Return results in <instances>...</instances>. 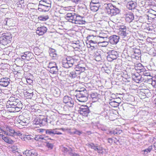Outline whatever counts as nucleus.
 I'll return each instance as SVG.
<instances>
[{
	"instance_id": "338daca9",
	"label": "nucleus",
	"mask_w": 156,
	"mask_h": 156,
	"mask_svg": "<svg viewBox=\"0 0 156 156\" xmlns=\"http://www.w3.org/2000/svg\"><path fill=\"white\" fill-rule=\"evenodd\" d=\"M45 130H46L44 129H39V132H43Z\"/></svg>"
},
{
	"instance_id": "a18cd8bd",
	"label": "nucleus",
	"mask_w": 156,
	"mask_h": 156,
	"mask_svg": "<svg viewBox=\"0 0 156 156\" xmlns=\"http://www.w3.org/2000/svg\"><path fill=\"white\" fill-rule=\"evenodd\" d=\"M82 133V132L81 131L78 130L76 129H74V131L73 132H71V134H76L79 136Z\"/></svg>"
},
{
	"instance_id": "c03bdc74",
	"label": "nucleus",
	"mask_w": 156,
	"mask_h": 156,
	"mask_svg": "<svg viewBox=\"0 0 156 156\" xmlns=\"http://www.w3.org/2000/svg\"><path fill=\"white\" fill-rule=\"evenodd\" d=\"M91 10L94 12L97 11L98 9V7L96 5L90 4Z\"/></svg>"
},
{
	"instance_id": "393cba45",
	"label": "nucleus",
	"mask_w": 156,
	"mask_h": 156,
	"mask_svg": "<svg viewBox=\"0 0 156 156\" xmlns=\"http://www.w3.org/2000/svg\"><path fill=\"white\" fill-rule=\"evenodd\" d=\"M119 37L115 35L111 36L110 39V41L112 44H116L119 41Z\"/></svg>"
},
{
	"instance_id": "c85d7f7f",
	"label": "nucleus",
	"mask_w": 156,
	"mask_h": 156,
	"mask_svg": "<svg viewBox=\"0 0 156 156\" xmlns=\"http://www.w3.org/2000/svg\"><path fill=\"white\" fill-rule=\"evenodd\" d=\"M122 132V130L117 128L109 132V133L111 134L116 135H117L121 134Z\"/></svg>"
},
{
	"instance_id": "2eb2a0df",
	"label": "nucleus",
	"mask_w": 156,
	"mask_h": 156,
	"mask_svg": "<svg viewBox=\"0 0 156 156\" xmlns=\"http://www.w3.org/2000/svg\"><path fill=\"white\" fill-rule=\"evenodd\" d=\"M21 57L22 59L29 60L33 57V54L30 52L27 51L24 52L23 55H21Z\"/></svg>"
},
{
	"instance_id": "680f3d73",
	"label": "nucleus",
	"mask_w": 156,
	"mask_h": 156,
	"mask_svg": "<svg viewBox=\"0 0 156 156\" xmlns=\"http://www.w3.org/2000/svg\"><path fill=\"white\" fill-rule=\"evenodd\" d=\"M151 12V13L153 14L154 16H156V11H154V10H151V11H150Z\"/></svg>"
},
{
	"instance_id": "09e8293b",
	"label": "nucleus",
	"mask_w": 156,
	"mask_h": 156,
	"mask_svg": "<svg viewBox=\"0 0 156 156\" xmlns=\"http://www.w3.org/2000/svg\"><path fill=\"white\" fill-rule=\"evenodd\" d=\"M56 64L54 62H50L49 63L48 67L50 68L56 66Z\"/></svg>"
},
{
	"instance_id": "052dcab7",
	"label": "nucleus",
	"mask_w": 156,
	"mask_h": 156,
	"mask_svg": "<svg viewBox=\"0 0 156 156\" xmlns=\"http://www.w3.org/2000/svg\"><path fill=\"white\" fill-rule=\"evenodd\" d=\"M152 26H149L147 27V29L149 31H152L154 30V29L152 28Z\"/></svg>"
},
{
	"instance_id": "e2e57ef3",
	"label": "nucleus",
	"mask_w": 156,
	"mask_h": 156,
	"mask_svg": "<svg viewBox=\"0 0 156 156\" xmlns=\"http://www.w3.org/2000/svg\"><path fill=\"white\" fill-rule=\"evenodd\" d=\"M80 67H84V64H78L76 66V67L79 68L78 66Z\"/></svg>"
},
{
	"instance_id": "f3484780",
	"label": "nucleus",
	"mask_w": 156,
	"mask_h": 156,
	"mask_svg": "<svg viewBox=\"0 0 156 156\" xmlns=\"http://www.w3.org/2000/svg\"><path fill=\"white\" fill-rule=\"evenodd\" d=\"M23 154L26 156H37V154L36 151L33 149L27 150L23 152Z\"/></svg>"
},
{
	"instance_id": "dca6fc26",
	"label": "nucleus",
	"mask_w": 156,
	"mask_h": 156,
	"mask_svg": "<svg viewBox=\"0 0 156 156\" xmlns=\"http://www.w3.org/2000/svg\"><path fill=\"white\" fill-rule=\"evenodd\" d=\"M119 34L121 36L125 37L126 36V28L123 25H120L119 27Z\"/></svg>"
},
{
	"instance_id": "423d86ee",
	"label": "nucleus",
	"mask_w": 156,
	"mask_h": 156,
	"mask_svg": "<svg viewBox=\"0 0 156 156\" xmlns=\"http://www.w3.org/2000/svg\"><path fill=\"white\" fill-rule=\"evenodd\" d=\"M73 59L70 57L64 58L62 60L63 66L66 68H68L73 66Z\"/></svg>"
},
{
	"instance_id": "864d4df0",
	"label": "nucleus",
	"mask_w": 156,
	"mask_h": 156,
	"mask_svg": "<svg viewBox=\"0 0 156 156\" xmlns=\"http://www.w3.org/2000/svg\"><path fill=\"white\" fill-rule=\"evenodd\" d=\"M76 74H77V73H76L75 72H72L70 73L69 76L73 78H74L76 76Z\"/></svg>"
},
{
	"instance_id": "6e6d98bb",
	"label": "nucleus",
	"mask_w": 156,
	"mask_h": 156,
	"mask_svg": "<svg viewBox=\"0 0 156 156\" xmlns=\"http://www.w3.org/2000/svg\"><path fill=\"white\" fill-rule=\"evenodd\" d=\"M98 3V1L97 0H92L91 1V4L96 5Z\"/></svg>"
},
{
	"instance_id": "79ce46f5",
	"label": "nucleus",
	"mask_w": 156,
	"mask_h": 156,
	"mask_svg": "<svg viewBox=\"0 0 156 156\" xmlns=\"http://www.w3.org/2000/svg\"><path fill=\"white\" fill-rule=\"evenodd\" d=\"M58 69L56 66L50 68L49 70L50 72L53 74H56L58 72Z\"/></svg>"
},
{
	"instance_id": "473e14b6",
	"label": "nucleus",
	"mask_w": 156,
	"mask_h": 156,
	"mask_svg": "<svg viewBox=\"0 0 156 156\" xmlns=\"http://www.w3.org/2000/svg\"><path fill=\"white\" fill-rule=\"evenodd\" d=\"M90 98L92 99L93 102H95L98 100V96L96 92L92 93L90 94Z\"/></svg>"
},
{
	"instance_id": "9b49d317",
	"label": "nucleus",
	"mask_w": 156,
	"mask_h": 156,
	"mask_svg": "<svg viewBox=\"0 0 156 156\" xmlns=\"http://www.w3.org/2000/svg\"><path fill=\"white\" fill-rule=\"evenodd\" d=\"M45 121L44 117L43 115H40L39 116L35 118L33 122V125L42 124Z\"/></svg>"
},
{
	"instance_id": "c756f323",
	"label": "nucleus",
	"mask_w": 156,
	"mask_h": 156,
	"mask_svg": "<svg viewBox=\"0 0 156 156\" xmlns=\"http://www.w3.org/2000/svg\"><path fill=\"white\" fill-rule=\"evenodd\" d=\"M136 69L139 71V73L144 72L145 71V69L142 65L139 63L137 64V66H136Z\"/></svg>"
},
{
	"instance_id": "412c9836",
	"label": "nucleus",
	"mask_w": 156,
	"mask_h": 156,
	"mask_svg": "<svg viewBox=\"0 0 156 156\" xmlns=\"http://www.w3.org/2000/svg\"><path fill=\"white\" fill-rule=\"evenodd\" d=\"M19 99H16L14 97H11L9 98L7 103L12 105V106H15L16 104L19 101Z\"/></svg>"
},
{
	"instance_id": "4468645a",
	"label": "nucleus",
	"mask_w": 156,
	"mask_h": 156,
	"mask_svg": "<svg viewBox=\"0 0 156 156\" xmlns=\"http://www.w3.org/2000/svg\"><path fill=\"white\" fill-rule=\"evenodd\" d=\"M47 30V28L46 27L42 26L37 28L36 33L39 36L43 35L46 32Z\"/></svg>"
},
{
	"instance_id": "a211bd4d",
	"label": "nucleus",
	"mask_w": 156,
	"mask_h": 156,
	"mask_svg": "<svg viewBox=\"0 0 156 156\" xmlns=\"http://www.w3.org/2000/svg\"><path fill=\"white\" fill-rule=\"evenodd\" d=\"M76 15L74 13H68L67 14L66 18L69 22L73 23Z\"/></svg>"
},
{
	"instance_id": "a878e982",
	"label": "nucleus",
	"mask_w": 156,
	"mask_h": 156,
	"mask_svg": "<svg viewBox=\"0 0 156 156\" xmlns=\"http://www.w3.org/2000/svg\"><path fill=\"white\" fill-rule=\"evenodd\" d=\"M49 0H42L39 2V4H42L43 5L46 6V7L50 9L51 7V4L49 3Z\"/></svg>"
},
{
	"instance_id": "f8f14e48",
	"label": "nucleus",
	"mask_w": 156,
	"mask_h": 156,
	"mask_svg": "<svg viewBox=\"0 0 156 156\" xmlns=\"http://www.w3.org/2000/svg\"><path fill=\"white\" fill-rule=\"evenodd\" d=\"M17 122L16 123L18 126L20 125L24 126L26 125V124L28 122V120L27 118H24V117L22 115L19 116L17 120Z\"/></svg>"
},
{
	"instance_id": "ea45409f",
	"label": "nucleus",
	"mask_w": 156,
	"mask_h": 156,
	"mask_svg": "<svg viewBox=\"0 0 156 156\" xmlns=\"http://www.w3.org/2000/svg\"><path fill=\"white\" fill-rule=\"evenodd\" d=\"M117 138L115 137L110 138L108 139V143L112 145L113 143H115L116 142Z\"/></svg>"
},
{
	"instance_id": "bf43d9fd",
	"label": "nucleus",
	"mask_w": 156,
	"mask_h": 156,
	"mask_svg": "<svg viewBox=\"0 0 156 156\" xmlns=\"http://www.w3.org/2000/svg\"><path fill=\"white\" fill-rule=\"evenodd\" d=\"M50 56L51 57L53 58V59H55L56 57H57V55L56 54H51Z\"/></svg>"
},
{
	"instance_id": "603ef678",
	"label": "nucleus",
	"mask_w": 156,
	"mask_h": 156,
	"mask_svg": "<svg viewBox=\"0 0 156 156\" xmlns=\"http://www.w3.org/2000/svg\"><path fill=\"white\" fill-rule=\"evenodd\" d=\"M57 129H53V134L54 135L57 134V135H61L62 134V133H61L60 132L58 131H57Z\"/></svg>"
},
{
	"instance_id": "9d476101",
	"label": "nucleus",
	"mask_w": 156,
	"mask_h": 156,
	"mask_svg": "<svg viewBox=\"0 0 156 156\" xmlns=\"http://www.w3.org/2000/svg\"><path fill=\"white\" fill-rule=\"evenodd\" d=\"M87 46V48H89L88 50L90 52L93 54L95 53L97 50V46L94 45V44L93 42H91L90 41H87L86 42Z\"/></svg>"
},
{
	"instance_id": "69168bd1",
	"label": "nucleus",
	"mask_w": 156,
	"mask_h": 156,
	"mask_svg": "<svg viewBox=\"0 0 156 156\" xmlns=\"http://www.w3.org/2000/svg\"><path fill=\"white\" fill-rule=\"evenodd\" d=\"M39 49L38 48H36L34 49V53H35L36 55H38V53H37V51H38V50Z\"/></svg>"
},
{
	"instance_id": "39448f33",
	"label": "nucleus",
	"mask_w": 156,
	"mask_h": 156,
	"mask_svg": "<svg viewBox=\"0 0 156 156\" xmlns=\"http://www.w3.org/2000/svg\"><path fill=\"white\" fill-rule=\"evenodd\" d=\"M107 10L108 13L111 16L115 15L119 12V9L113 5L111 3H109L108 4Z\"/></svg>"
},
{
	"instance_id": "a19ab883",
	"label": "nucleus",
	"mask_w": 156,
	"mask_h": 156,
	"mask_svg": "<svg viewBox=\"0 0 156 156\" xmlns=\"http://www.w3.org/2000/svg\"><path fill=\"white\" fill-rule=\"evenodd\" d=\"M72 100V98L68 96H65L63 99V102L64 103L66 104L69 101H70Z\"/></svg>"
},
{
	"instance_id": "20e7f679",
	"label": "nucleus",
	"mask_w": 156,
	"mask_h": 156,
	"mask_svg": "<svg viewBox=\"0 0 156 156\" xmlns=\"http://www.w3.org/2000/svg\"><path fill=\"white\" fill-rule=\"evenodd\" d=\"M6 131H5L0 129V131L2 132L4 134L6 135H10L11 136H20L21 133L19 132H16L11 127L8 126H6Z\"/></svg>"
},
{
	"instance_id": "f03ea898",
	"label": "nucleus",
	"mask_w": 156,
	"mask_h": 156,
	"mask_svg": "<svg viewBox=\"0 0 156 156\" xmlns=\"http://www.w3.org/2000/svg\"><path fill=\"white\" fill-rule=\"evenodd\" d=\"M11 38V35L10 33L6 32L3 33L0 37L1 44L4 45H7L10 42Z\"/></svg>"
},
{
	"instance_id": "bb28decb",
	"label": "nucleus",
	"mask_w": 156,
	"mask_h": 156,
	"mask_svg": "<svg viewBox=\"0 0 156 156\" xmlns=\"http://www.w3.org/2000/svg\"><path fill=\"white\" fill-rule=\"evenodd\" d=\"M136 6V3L132 1L128 2L127 4V8L130 10L134 9Z\"/></svg>"
},
{
	"instance_id": "f704fd0d",
	"label": "nucleus",
	"mask_w": 156,
	"mask_h": 156,
	"mask_svg": "<svg viewBox=\"0 0 156 156\" xmlns=\"http://www.w3.org/2000/svg\"><path fill=\"white\" fill-rule=\"evenodd\" d=\"M49 16L48 15H42L39 16L38 19L41 21H45L49 19Z\"/></svg>"
},
{
	"instance_id": "3c124183",
	"label": "nucleus",
	"mask_w": 156,
	"mask_h": 156,
	"mask_svg": "<svg viewBox=\"0 0 156 156\" xmlns=\"http://www.w3.org/2000/svg\"><path fill=\"white\" fill-rule=\"evenodd\" d=\"M87 145L88 147H90L91 148L93 149L94 150L95 149V148L96 147V146H95L94 144L93 143L89 144Z\"/></svg>"
},
{
	"instance_id": "1a4fd4ad",
	"label": "nucleus",
	"mask_w": 156,
	"mask_h": 156,
	"mask_svg": "<svg viewBox=\"0 0 156 156\" xmlns=\"http://www.w3.org/2000/svg\"><path fill=\"white\" fill-rule=\"evenodd\" d=\"M34 139L37 141L42 143H47V141L49 140H52L49 138L48 136H43L41 135H37L35 136Z\"/></svg>"
},
{
	"instance_id": "72a5a7b5",
	"label": "nucleus",
	"mask_w": 156,
	"mask_h": 156,
	"mask_svg": "<svg viewBox=\"0 0 156 156\" xmlns=\"http://www.w3.org/2000/svg\"><path fill=\"white\" fill-rule=\"evenodd\" d=\"M15 107L17 112L19 111L22 109L23 107V104L20 100L15 105Z\"/></svg>"
},
{
	"instance_id": "de8ad7c7",
	"label": "nucleus",
	"mask_w": 156,
	"mask_h": 156,
	"mask_svg": "<svg viewBox=\"0 0 156 156\" xmlns=\"http://www.w3.org/2000/svg\"><path fill=\"white\" fill-rule=\"evenodd\" d=\"M66 105L67 107H71L73 106L74 103L73 100H72L70 101L67 103Z\"/></svg>"
},
{
	"instance_id": "c9c22d12",
	"label": "nucleus",
	"mask_w": 156,
	"mask_h": 156,
	"mask_svg": "<svg viewBox=\"0 0 156 156\" xmlns=\"http://www.w3.org/2000/svg\"><path fill=\"white\" fill-rule=\"evenodd\" d=\"M20 136H21V139L24 141H27L31 139V137L30 135H22L21 134Z\"/></svg>"
},
{
	"instance_id": "4be33fe9",
	"label": "nucleus",
	"mask_w": 156,
	"mask_h": 156,
	"mask_svg": "<svg viewBox=\"0 0 156 156\" xmlns=\"http://www.w3.org/2000/svg\"><path fill=\"white\" fill-rule=\"evenodd\" d=\"M144 78L145 79V80L144 81V82H148L151 81L152 82L151 84L154 87H155L156 86V81H153L152 78H148L147 77L148 76H150V74H149L148 73H144Z\"/></svg>"
},
{
	"instance_id": "b1692460",
	"label": "nucleus",
	"mask_w": 156,
	"mask_h": 156,
	"mask_svg": "<svg viewBox=\"0 0 156 156\" xmlns=\"http://www.w3.org/2000/svg\"><path fill=\"white\" fill-rule=\"evenodd\" d=\"M75 18L73 23L77 24H83L85 23V21L83 20L82 18L80 16L76 14Z\"/></svg>"
},
{
	"instance_id": "4c0bfd02",
	"label": "nucleus",
	"mask_w": 156,
	"mask_h": 156,
	"mask_svg": "<svg viewBox=\"0 0 156 156\" xmlns=\"http://www.w3.org/2000/svg\"><path fill=\"white\" fill-rule=\"evenodd\" d=\"M109 104L112 107L116 108L119 105L120 103L117 102L115 101H113L110 102Z\"/></svg>"
},
{
	"instance_id": "37998d69",
	"label": "nucleus",
	"mask_w": 156,
	"mask_h": 156,
	"mask_svg": "<svg viewBox=\"0 0 156 156\" xmlns=\"http://www.w3.org/2000/svg\"><path fill=\"white\" fill-rule=\"evenodd\" d=\"M103 148L100 146H96L95 151H97L99 153L102 154L103 153Z\"/></svg>"
},
{
	"instance_id": "aec40b11",
	"label": "nucleus",
	"mask_w": 156,
	"mask_h": 156,
	"mask_svg": "<svg viewBox=\"0 0 156 156\" xmlns=\"http://www.w3.org/2000/svg\"><path fill=\"white\" fill-rule=\"evenodd\" d=\"M125 18L126 22L130 23L134 19V16L132 12H128L126 13Z\"/></svg>"
},
{
	"instance_id": "49530a36",
	"label": "nucleus",
	"mask_w": 156,
	"mask_h": 156,
	"mask_svg": "<svg viewBox=\"0 0 156 156\" xmlns=\"http://www.w3.org/2000/svg\"><path fill=\"white\" fill-rule=\"evenodd\" d=\"M78 58H77L76 59H75V58H73L74 62L73 64V66L74 65L75 66H76L78 64L80 59L79 57H78Z\"/></svg>"
},
{
	"instance_id": "ddd939ff",
	"label": "nucleus",
	"mask_w": 156,
	"mask_h": 156,
	"mask_svg": "<svg viewBox=\"0 0 156 156\" xmlns=\"http://www.w3.org/2000/svg\"><path fill=\"white\" fill-rule=\"evenodd\" d=\"M30 111L32 114L36 113L35 115H38L37 113L41 112V110L39 109V107L36 105H31L30 109Z\"/></svg>"
},
{
	"instance_id": "cd10ccee",
	"label": "nucleus",
	"mask_w": 156,
	"mask_h": 156,
	"mask_svg": "<svg viewBox=\"0 0 156 156\" xmlns=\"http://www.w3.org/2000/svg\"><path fill=\"white\" fill-rule=\"evenodd\" d=\"M6 107L7 108V110L10 112H17L16 107L15 106H12V105L6 104Z\"/></svg>"
},
{
	"instance_id": "13d9d810",
	"label": "nucleus",
	"mask_w": 156,
	"mask_h": 156,
	"mask_svg": "<svg viewBox=\"0 0 156 156\" xmlns=\"http://www.w3.org/2000/svg\"><path fill=\"white\" fill-rule=\"evenodd\" d=\"M12 151L13 152L15 151L17 149V147L15 146H13L11 147Z\"/></svg>"
},
{
	"instance_id": "774afa93",
	"label": "nucleus",
	"mask_w": 156,
	"mask_h": 156,
	"mask_svg": "<svg viewBox=\"0 0 156 156\" xmlns=\"http://www.w3.org/2000/svg\"><path fill=\"white\" fill-rule=\"evenodd\" d=\"M73 156H80V155L78 154L74 153L73 154Z\"/></svg>"
},
{
	"instance_id": "8fccbe9b",
	"label": "nucleus",
	"mask_w": 156,
	"mask_h": 156,
	"mask_svg": "<svg viewBox=\"0 0 156 156\" xmlns=\"http://www.w3.org/2000/svg\"><path fill=\"white\" fill-rule=\"evenodd\" d=\"M45 133L46 134L51 135L53 134V129H47L45 130Z\"/></svg>"
},
{
	"instance_id": "7ed1b4c3",
	"label": "nucleus",
	"mask_w": 156,
	"mask_h": 156,
	"mask_svg": "<svg viewBox=\"0 0 156 156\" xmlns=\"http://www.w3.org/2000/svg\"><path fill=\"white\" fill-rule=\"evenodd\" d=\"M78 112L79 114L84 118L87 117L90 112L89 108L86 105L81 106Z\"/></svg>"
},
{
	"instance_id": "0eeeda50",
	"label": "nucleus",
	"mask_w": 156,
	"mask_h": 156,
	"mask_svg": "<svg viewBox=\"0 0 156 156\" xmlns=\"http://www.w3.org/2000/svg\"><path fill=\"white\" fill-rule=\"evenodd\" d=\"M77 99L81 102H85L87 99L86 92L84 90L80 91L76 95Z\"/></svg>"
},
{
	"instance_id": "7c9ffc66",
	"label": "nucleus",
	"mask_w": 156,
	"mask_h": 156,
	"mask_svg": "<svg viewBox=\"0 0 156 156\" xmlns=\"http://www.w3.org/2000/svg\"><path fill=\"white\" fill-rule=\"evenodd\" d=\"M133 78L135 81L137 83H140L142 81L144 80L143 79V78H142L140 75L137 76L134 75V76H133Z\"/></svg>"
},
{
	"instance_id": "0e129e2a",
	"label": "nucleus",
	"mask_w": 156,
	"mask_h": 156,
	"mask_svg": "<svg viewBox=\"0 0 156 156\" xmlns=\"http://www.w3.org/2000/svg\"><path fill=\"white\" fill-rule=\"evenodd\" d=\"M54 95L56 97H58L59 95V93H54Z\"/></svg>"
},
{
	"instance_id": "e433bc0d",
	"label": "nucleus",
	"mask_w": 156,
	"mask_h": 156,
	"mask_svg": "<svg viewBox=\"0 0 156 156\" xmlns=\"http://www.w3.org/2000/svg\"><path fill=\"white\" fill-rule=\"evenodd\" d=\"M79 68L75 67V69L76 72H79L77 74H80L81 73L84 72L85 70V67L78 66Z\"/></svg>"
},
{
	"instance_id": "5701e85b",
	"label": "nucleus",
	"mask_w": 156,
	"mask_h": 156,
	"mask_svg": "<svg viewBox=\"0 0 156 156\" xmlns=\"http://www.w3.org/2000/svg\"><path fill=\"white\" fill-rule=\"evenodd\" d=\"M33 95V93L32 90H27L24 92V96L27 99H31Z\"/></svg>"
},
{
	"instance_id": "6e6552de",
	"label": "nucleus",
	"mask_w": 156,
	"mask_h": 156,
	"mask_svg": "<svg viewBox=\"0 0 156 156\" xmlns=\"http://www.w3.org/2000/svg\"><path fill=\"white\" fill-rule=\"evenodd\" d=\"M118 57V54L117 52L115 51L112 50L109 52L107 56V59L108 61L112 62L116 59Z\"/></svg>"
},
{
	"instance_id": "5fc2aeb1",
	"label": "nucleus",
	"mask_w": 156,
	"mask_h": 156,
	"mask_svg": "<svg viewBox=\"0 0 156 156\" xmlns=\"http://www.w3.org/2000/svg\"><path fill=\"white\" fill-rule=\"evenodd\" d=\"M46 146L48 148L50 149H52L53 147V145L52 144L48 142L46 143Z\"/></svg>"
},
{
	"instance_id": "f257e3e1",
	"label": "nucleus",
	"mask_w": 156,
	"mask_h": 156,
	"mask_svg": "<svg viewBox=\"0 0 156 156\" xmlns=\"http://www.w3.org/2000/svg\"><path fill=\"white\" fill-rule=\"evenodd\" d=\"M104 37H101L93 35H89L87 37V41L93 42L95 44H98L100 43L105 42L103 41L101 39V38H104Z\"/></svg>"
},
{
	"instance_id": "6ab92c4d",
	"label": "nucleus",
	"mask_w": 156,
	"mask_h": 156,
	"mask_svg": "<svg viewBox=\"0 0 156 156\" xmlns=\"http://www.w3.org/2000/svg\"><path fill=\"white\" fill-rule=\"evenodd\" d=\"M10 80L9 78L7 77L1 78L0 80V85L2 86L6 87L9 84Z\"/></svg>"
},
{
	"instance_id": "2f4dec72",
	"label": "nucleus",
	"mask_w": 156,
	"mask_h": 156,
	"mask_svg": "<svg viewBox=\"0 0 156 156\" xmlns=\"http://www.w3.org/2000/svg\"><path fill=\"white\" fill-rule=\"evenodd\" d=\"M46 7V6L43 5L42 4H39L38 5V10L40 11H48L50 9H48V8Z\"/></svg>"
},
{
	"instance_id": "4d7b16f0",
	"label": "nucleus",
	"mask_w": 156,
	"mask_h": 156,
	"mask_svg": "<svg viewBox=\"0 0 156 156\" xmlns=\"http://www.w3.org/2000/svg\"><path fill=\"white\" fill-rule=\"evenodd\" d=\"M152 77L156 78V70L152 71Z\"/></svg>"
},
{
	"instance_id": "58836bf2",
	"label": "nucleus",
	"mask_w": 156,
	"mask_h": 156,
	"mask_svg": "<svg viewBox=\"0 0 156 156\" xmlns=\"http://www.w3.org/2000/svg\"><path fill=\"white\" fill-rule=\"evenodd\" d=\"M153 149V146L151 145L149 146L148 148L145 149L144 150L142 151L144 152V155H145L147 153H150Z\"/></svg>"
}]
</instances>
